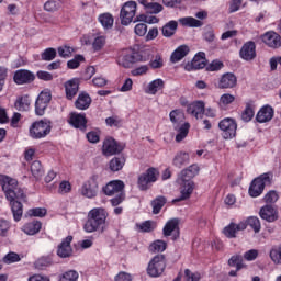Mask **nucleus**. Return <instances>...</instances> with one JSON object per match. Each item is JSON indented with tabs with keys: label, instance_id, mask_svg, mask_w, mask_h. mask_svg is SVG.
<instances>
[{
	"label": "nucleus",
	"instance_id": "obj_1",
	"mask_svg": "<svg viewBox=\"0 0 281 281\" xmlns=\"http://www.w3.org/2000/svg\"><path fill=\"white\" fill-rule=\"evenodd\" d=\"M106 218H109V212L104 207L91 209L87 214V220L83 223V232L86 234H104L106 229Z\"/></svg>",
	"mask_w": 281,
	"mask_h": 281
},
{
	"label": "nucleus",
	"instance_id": "obj_2",
	"mask_svg": "<svg viewBox=\"0 0 281 281\" xmlns=\"http://www.w3.org/2000/svg\"><path fill=\"white\" fill-rule=\"evenodd\" d=\"M0 186L7 201L24 200L26 198L23 189L19 188V181L10 176L0 175Z\"/></svg>",
	"mask_w": 281,
	"mask_h": 281
},
{
	"label": "nucleus",
	"instance_id": "obj_3",
	"mask_svg": "<svg viewBox=\"0 0 281 281\" xmlns=\"http://www.w3.org/2000/svg\"><path fill=\"white\" fill-rule=\"evenodd\" d=\"M103 192L106 196H114L111 203L114 207L124 201V182L121 180L110 181L104 188Z\"/></svg>",
	"mask_w": 281,
	"mask_h": 281
},
{
	"label": "nucleus",
	"instance_id": "obj_4",
	"mask_svg": "<svg viewBox=\"0 0 281 281\" xmlns=\"http://www.w3.org/2000/svg\"><path fill=\"white\" fill-rule=\"evenodd\" d=\"M271 181H273V173L272 172H266L260 175L259 177L255 178L249 187V195L252 199H257V196H260L262 192H265L266 186H271Z\"/></svg>",
	"mask_w": 281,
	"mask_h": 281
},
{
	"label": "nucleus",
	"instance_id": "obj_5",
	"mask_svg": "<svg viewBox=\"0 0 281 281\" xmlns=\"http://www.w3.org/2000/svg\"><path fill=\"white\" fill-rule=\"evenodd\" d=\"M49 133H52V122L47 120L34 122L30 127V135L33 139H43Z\"/></svg>",
	"mask_w": 281,
	"mask_h": 281
},
{
	"label": "nucleus",
	"instance_id": "obj_6",
	"mask_svg": "<svg viewBox=\"0 0 281 281\" xmlns=\"http://www.w3.org/2000/svg\"><path fill=\"white\" fill-rule=\"evenodd\" d=\"M137 14V2L130 0L125 2L120 11V21L121 25H131L133 23V19Z\"/></svg>",
	"mask_w": 281,
	"mask_h": 281
},
{
	"label": "nucleus",
	"instance_id": "obj_7",
	"mask_svg": "<svg viewBox=\"0 0 281 281\" xmlns=\"http://www.w3.org/2000/svg\"><path fill=\"white\" fill-rule=\"evenodd\" d=\"M166 271V257L156 255L148 263L147 273L150 278H159Z\"/></svg>",
	"mask_w": 281,
	"mask_h": 281
},
{
	"label": "nucleus",
	"instance_id": "obj_8",
	"mask_svg": "<svg viewBox=\"0 0 281 281\" xmlns=\"http://www.w3.org/2000/svg\"><path fill=\"white\" fill-rule=\"evenodd\" d=\"M82 45H92L93 52H102L106 45V36L100 33H90L81 38Z\"/></svg>",
	"mask_w": 281,
	"mask_h": 281
},
{
	"label": "nucleus",
	"instance_id": "obj_9",
	"mask_svg": "<svg viewBox=\"0 0 281 281\" xmlns=\"http://www.w3.org/2000/svg\"><path fill=\"white\" fill-rule=\"evenodd\" d=\"M99 190L100 187L98 186V180L95 179V176H93L82 183L79 189V193L86 199H95V196H98Z\"/></svg>",
	"mask_w": 281,
	"mask_h": 281
},
{
	"label": "nucleus",
	"instance_id": "obj_10",
	"mask_svg": "<svg viewBox=\"0 0 281 281\" xmlns=\"http://www.w3.org/2000/svg\"><path fill=\"white\" fill-rule=\"evenodd\" d=\"M220 130L222 131V136L224 139H234L236 137V131L238 128V124L234 119H223L218 123Z\"/></svg>",
	"mask_w": 281,
	"mask_h": 281
},
{
	"label": "nucleus",
	"instance_id": "obj_11",
	"mask_svg": "<svg viewBox=\"0 0 281 281\" xmlns=\"http://www.w3.org/2000/svg\"><path fill=\"white\" fill-rule=\"evenodd\" d=\"M159 179V170L156 168H149L138 177L139 190H148L151 183H155Z\"/></svg>",
	"mask_w": 281,
	"mask_h": 281
},
{
	"label": "nucleus",
	"instance_id": "obj_12",
	"mask_svg": "<svg viewBox=\"0 0 281 281\" xmlns=\"http://www.w3.org/2000/svg\"><path fill=\"white\" fill-rule=\"evenodd\" d=\"M49 102H52V91L48 89L43 90L35 101L36 115H45V111L47 110V106H49Z\"/></svg>",
	"mask_w": 281,
	"mask_h": 281
},
{
	"label": "nucleus",
	"instance_id": "obj_13",
	"mask_svg": "<svg viewBox=\"0 0 281 281\" xmlns=\"http://www.w3.org/2000/svg\"><path fill=\"white\" fill-rule=\"evenodd\" d=\"M178 183L180 186V196L175 199L173 203H179V201H188V199H190L194 192V181L178 178Z\"/></svg>",
	"mask_w": 281,
	"mask_h": 281
},
{
	"label": "nucleus",
	"instance_id": "obj_14",
	"mask_svg": "<svg viewBox=\"0 0 281 281\" xmlns=\"http://www.w3.org/2000/svg\"><path fill=\"white\" fill-rule=\"evenodd\" d=\"M122 150H124V147L117 144V142L113 137H106L103 140L102 154L105 157H112V155H120Z\"/></svg>",
	"mask_w": 281,
	"mask_h": 281
},
{
	"label": "nucleus",
	"instance_id": "obj_15",
	"mask_svg": "<svg viewBox=\"0 0 281 281\" xmlns=\"http://www.w3.org/2000/svg\"><path fill=\"white\" fill-rule=\"evenodd\" d=\"M72 240L74 237L69 235L57 246V256L59 258H71L74 256V248H71Z\"/></svg>",
	"mask_w": 281,
	"mask_h": 281
},
{
	"label": "nucleus",
	"instance_id": "obj_16",
	"mask_svg": "<svg viewBox=\"0 0 281 281\" xmlns=\"http://www.w3.org/2000/svg\"><path fill=\"white\" fill-rule=\"evenodd\" d=\"M36 79L34 72L27 69H20L14 72L13 80L15 85H31Z\"/></svg>",
	"mask_w": 281,
	"mask_h": 281
},
{
	"label": "nucleus",
	"instance_id": "obj_17",
	"mask_svg": "<svg viewBox=\"0 0 281 281\" xmlns=\"http://www.w3.org/2000/svg\"><path fill=\"white\" fill-rule=\"evenodd\" d=\"M261 41L262 43H265V45H267L271 49H278L281 47V36L280 34L273 31L266 32L261 36Z\"/></svg>",
	"mask_w": 281,
	"mask_h": 281
},
{
	"label": "nucleus",
	"instance_id": "obj_18",
	"mask_svg": "<svg viewBox=\"0 0 281 281\" xmlns=\"http://www.w3.org/2000/svg\"><path fill=\"white\" fill-rule=\"evenodd\" d=\"M259 216L267 223H276L278 221V207L270 204L265 205L260 209Z\"/></svg>",
	"mask_w": 281,
	"mask_h": 281
},
{
	"label": "nucleus",
	"instance_id": "obj_19",
	"mask_svg": "<svg viewBox=\"0 0 281 281\" xmlns=\"http://www.w3.org/2000/svg\"><path fill=\"white\" fill-rule=\"evenodd\" d=\"M237 83L238 78H236V75L232 72H226L220 78L217 87L218 89H234Z\"/></svg>",
	"mask_w": 281,
	"mask_h": 281
},
{
	"label": "nucleus",
	"instance_id": "obj_20",
	"mask_svg": "<svg viewBox=\"0 0 281 281\" xmlns=\"http://www.w3.org/2000/svg\"><path fill=\"white\" fill-rule=\"evenodd\" d=\"M274 111L271 105H263L257 113L256 120L259 124H267L273 120Z\"/></svg>",
	"mask_w": 281,
	"mask_h": 281
},
{
	"label": "nucleus",
	"instance_id": "obj_21",
	"mask_svg": "<svg viewBox=\"0 0 281 281\" xmlns=\"http://www.w3.org/2000/svg\"><path fill=\"white\" fill-rule=\"evenodd\" d=\"M239 56L243 60H254L256 58V43L251 41L245 43L239 50Z\"/></svg>",
	"mask_w": 281,
	"mask_h": 281
},
{
	"label": "nucleus",
	"instance_id": "obj_22",
	"mask_svg": "<svg viewBox=\"0 0 281 281\" xmlns=\"http://www.w3.org/2000/svg\"><path fill=\"white\" fill-rule=\"evenodd\" d=\"M69 124L74 126V128H80V131H86L87 128V116L85 113H70Z\"/></svg>",
	"mask_w": 281,
	"mask_h": 281
},
{
	"label": "nucleus",
	"instance_id": "obj_23",
	"mask_svg": "<svg viewBox=\"0 0 281 281\" xmlns=\"http://www.w3.org/2000/svg\"><path fill=\"white\" fill-rule=\"evenodd\" d=\"M244 229H247V222L231 223L224 228V234L227 238H236V234L244 232Z\"/></svg>",
	"mask_w": 281,
	"mask_h": 281
},
{
	"label": "nucleus",
	"instance_id": "obj_24",
	"mask_svg": "<svg viewBox=\"0 0 281 281\" xmlns=\"http://www.w3.org/2000/svg\"><path fill=\"white\" fill-rule=\"evenodd\" d=\"M164 87H166V82L164 81V79H155L147 85L145 93H147L148 95H157L159 91H164Z\"/></svg>",
	"mask_w": 281,
	"mask_h": 281
},
{
	"label": "nucleus",
	"instance_id": "obj_25",
	"mask_svg": "<svg viewBox=\"0 0 281 281\" xmlns=\"http://www.w3.org/2000/svg\"><path fill=\"white\" fill-rule=\"evenodd\" d=\"M164 236H173L177 238L179 236V218H171L169 220L164 228H162Z\"/></svg>",
	"mask_w": 281,
	"mask_h": 281
},
{
	"label": "nucleus",
	"instance_id": "obj_26",
	"mask_svg": "<svg viewBox=\"0 0 281 281\" xmlns=\"http://www.w3.org/2000/svg\"><path fill=\"white\" fill-rule=\"evenodd\" d=\"M187 111L196 120H199L200 117H203V111H205V102L194 101L188 105Z\"/></svg>",
	"mask_w": 281,
	"mask_h": 281
},
{
	"label": "nucleus",
	"instance_id": "obj_27",
	"mask_svg": "<svg viewBox=\"0 0 281 281\" xmlns=\"http://www.w3.org/2000/svg\"><path fill=\"white\" fill-rule=\"evenodd\" d=\"M20 201H21V199H15V200L9 201V203L11 205L13 218L16 223H19V221H21V218H23V204ZM22 201H25V198Z\"/></svg>",
	"mask_w": 281,
	"mask_h": 281
},
{
	"label": "nucleus",
	"instance_id": "obj_28",
	"mask_svg": "<svg viewBox=\"0 0 281 281\" xmlns=\"http://www.w3.org/2000/svg\"><path fill=\"white\" fill-rule=\"evenodd\" d=\"M201 168L199 167V165L193 164L191 166H189L188 168L183 169L180 175H179V179H184L187 181H192V179H194V177H196V175H199Z\"/></svg>",
	"mask_w": 281,
	"mask_h": 281
},
{
	"label": "nucleus",
	"instance_id": "obj_29",
	"mask_svg": "<svg viewBox=\"0 0 281 281\" xmlns=\"http://www.w3.org/2000/svg\"><path fill=\"white\" fill-rule=\"evenodd\" d=\"M76 109L79 111H87L89 106H91V97L87 92L79 93L76 102H75Z\"/></svg>",
	"mask_w": 281,
	"mask_h": 281
},
{
	"label": "nucleus",
	"instance_id": "obj_30",
	"mask_svg": "<svg viewBox=\"0 0 281 281\" xmlns=\"http://www.w3.org/2000/svg\"><path fill=\"white\" fill-rule=\"evenodd\" d=\"M190 54V47L187 45H181L178 48L175 49V52L170 56L171 63H179L183 60L184 57Z\"/></svg>",
	"mask_w": 281,
	"mask_h": 281
},
{
	"label": "nucleus",
	"instance_id": "obj_31",
	"mask_svg": "<svg viewBox=\"0 0 281 281\" xmlns=\"http://www.w3.org/2000/svg\"><path fill=\"white\" fill-rule=\"evenodd\" d=\"M43 227V224L38 221L29 222L23 225L22 232L26 234L27 236H35V234H38L41 232V228Z\"/></svg>",
	"mask_w": 281,
	"mask_h": 281
},
{
	"label": "nucleus",
	"instance_id": "obj_32",
	"mask_svg": "<svg viewBox=\"0 0 281 281\" xmlns=\"http://www.w3.org/2000/svg\"><path fill=\"white\" fill-rule=\"evenodd\" d=\"M98 21L102 25L103 30H113L115 18H113V14L105 12V13H101L98 16Z\"/></svg>",
	"mask_w": 281,
	"mask_h": 281
},
{
	"label": "nucleus",
	"instance_id": "obj_33",
	"mask_svg": "<svg viewBox=\"0 0 281 281\" xmlns=\"http://www.w3.org/2000/svg\"><path fill=\"white\" fill-rule=\"evenodd\" d=\"M188 164H190V154L186 151L177 153L172 159V166H176V168L188 166Z\"/></svg>",
	"mask_w": 281,
	"mask_h": 281
},
{
	"label": "nucleus",
	"instance_id": "obj_34",
	"mask_svg": "<svg viewBox=\"0 0 281 281\" xmlns=\"http://www.w3.org/2000/svg\"><path fill=\"white\" fill-rule=\"evenodd\" d=\"M78 79H71L65 83L66 98L68 100H74L76 93H78Z\"/></svg>",
	"mask_w": 281,
	"mask_h": 281
},
{
	"label": "nucleus",
	"instance_id": "obj_35",
	"mask_svg": "<svg viewBox=\"0 0 281 281\" xmlns=\"http://www.w3.org/2000/svg\"><path fill=\"white\" fill-rule=\"evenodd\" d=\"M177 27H179V22L171 20L168 23H166L162 29V36H165V38H170L172 36H175L176 32H177Z\"/></svg>",
	"mask_w": 281,
	"mask_h": 281
},
{
	"label": "nucleus",
	"instance_id": "obj_36",
	"mask_svg": "<svg viewBox=\"0 0 281 281\" xmlns=\"http://www.w3.org/2000/svg\"><path fill=\"white\" fill-rule=\"evenodd\" d=\"M173 128L178 133L176 135V142H183V139H186V137H188V134L190 133V123H182L181 125H178Z\"/></svg>",
	"mask_w": 281,
	"mask_h": 281
},
{
	"label": "nucleus",
	"instance_id": "obj_37",
	"mask_svg": "<svg viewBox=\"0 0 281 281\" xmlns=\"http://www.w3.org/2000/svg\"><path fill=\"white\" fill-rule=\"evenodd\" d=\"M170 122L173 124V127L181 126L186 120V114L181 110H172L169 113Z\"/></svg>",
	"mask_w": 281,
	"mask_h": 281
},
{
	"label": "nucleus",
	"instance_id": "obj_38",
	"mask_svg": "<svg viewBox=\"0 0 281 281\" xmlns=\"http://www.w3.org/2000/svg\"><path fill=\"white\" fill-rule=\"evenodd\" d=\"M234 102H236V97L234 94L224 93L220 97L217 106L225 110L229 104H234Z\"/></svg>",
	"mask_w": 281,
	"mask_h": 281
},
{
	"label": "nucleus",
	"instance_id": "obj_39",
	"mask_svg": "<svg viewBox=\"0 0 281 281\" xmlns=\"http://www.w3.org/2000/svg\"><path fill=\"white\" fill-rule=\"evenodd\" d=\"M178 21L183 27H201L203 25L201 20H196L192 16L180 18Z\"/></svg>",
	"mask_w": 281,
	"mask_h": 281
},
{
	"label": "nucleus",
	"instance_id": "obj_40",
	"mask_svg": "<svg viewBox=\"0 0 281 281\" xmlns=\"http://www.w3.org/2000/svg\"><path fill=\"white\" fill-rule=\"evenodd\" d=\"M205 63H206L205 53L200 52L193 57L191 61V66L193 69H204Z\"/></svg>",
	"mask_w": 281,
	"mask_h": 281
},
{
	"label": "nucleus",
	"instance_id": "obj_41",
	"mask_svg": "<svg viewBox=\"0 0 281 281\" xmlns=\"http://www.w3.org/2000/svg\"><path fill=\"white\" fill-rule=\"evenodd\" d=\"M30 104H31L30 97L23 95L16 99L14 106L16 111H30Z\"/></svg>",
	"mask_w": 281,
	"mask_h": 281
},
{
	"label": "nucleus",
	"instance_id": "obj_42",
	"mask_svg": "<svg viewBox=\"0 0 281 281\" xmlns=\"http://www.w3.org/2000/svg\"><path fill=\"white\" fill-rule=\"evenodd\" d=\"M117 64L121 67H124L125 69H128V68L133 67L134 63H133V57H132L131 53H123L117 58Z\"/></svg>",
	"mask_w": 281,
	"mask_h": 281
},
{
	"label": "nucleus",
	"instance_id": "obj_43",
	"mask_svg": "<svg viewBox=\"0 0 281 281\" xmlns=\"http://www.w3.org/2000/svg\"><path fill=\"white\" fill-rule=\"evenodd\" d=\"M124 164H126L124 157H114L110 161V170H112V172H119V170L124 168Z\"/></svg>",
	"mask_w": 281,
	"mask_h": 281
},
{
	"label": "nucleus",
	"instance_id": "obj_44",
	"mask_svg": "<svg viewBox=\"0 0 281 281\" xmlns=\"http://www.w3.org/2000/svg\"><path fill=\"white\" fill-rule=\"evenodd\" d=\"M229 267H236L237 271H240V269H245L247 267L244 262V258L240 255H234L228 260Z\"/></svg>",
	"mask_w": 281,
	"mask_h": 281
},
{
	"label": "nucleus",
	"instance_id": "obj_45",
	"mask_svg": "<svg viewBox=\"0 0 281 281\" xmlns=\"http://www.w3.org/2000/svg\"><path fill=\"white\" fill-rule=\"evenodd\" d=\"M167 247L168 244H166V241L158 239L149 245V251L151 254H159L161 251H166Z\"/></svg>",
	"mask_w": 281,
	"mask_h": 281
},
{
	"label": "nucleus",
	"instance_id": "obj_46",
	"mask_svg": "<svg viewBox=\"0 0 281 281\" xmlns=\"http://www.w3.org/2000/svg\"><path fill=\"white\" fill-rule=\"evenodd\" d=\"M31 172L35 179H41L44 175L43 166L41 165V161L35 160L31 165Z\"/></svg>",
	"mask_w": 281,
	"mask_h": 281
},
{
	"label": "nucleus",
	"instance_id": "obj_47",
	"mask_svg": "<svg viewBox=\"0 0 281 281\" xmlns=\"http://www.w3.org/2000/svg\"><path fill=\"white\" fill-rule=\"evenodd\" d=\"M241 223H246V227L247 225L251 227L255 234H258V232H260V228H261L260 220L256 216H250L248 217L247 221H243Z\"/></svg>",
	"mask_w": 281,
	"mask_h": 281
},
{
	"label": "nucleus",
	"instance_id": "obj_48",
	"mask_svg": "<svg viewBox=\"0 0 281 281\" xmlns=\"http://www.w3.org/2000/svg\"><path fill=\"white\" fill-rule=\"evenodd\" d=\"M166 205V198L165 196H158L151 202L153 213L159 214L161 212V207Z\"/></svg>",
	"mask_w": 281,
	"mask_h": 281
},
{
	"label": "nucleus",
	"instance_id": "obj_49",
	"mask_svg": "<svg viewBox=\"0 0 281 281\" xmlns=\"http://www.w3.org/2000/svg\"><path fill=\"white\" fill-rule=\"evenodd\" d=\"M44 10L46 12H57L60 10V0H48L44 3Z\"/></svg>",
	"mask_w": 281,
	"mask_h": 281
},
{
	"label": "nucleus",
	"instance_id": "obj_50",
	"mask_svg": "<svg viewBox=\"0 0 281 281\" xmlns=\"http://www.w3.org/2000/svg\"><path fill=\"white\" fill-rule=\"evenodd\" d=\"M136 227L137 229H139V232L149 233V232H154L157 225L153 221H145L140 224H137Z\"/></svg>",
	"mask_w": 281,
	"mask_h": 281
},
{
	"label": "nucleus",
	"instance_id": "obj_51",
	"mask_svg": "<svg viewBox=\"0 0 281 281\" xmlns=\"http://www.w3.org/2000/svg\"><path fill=\"white\" fill-rule=\"evenodd\" d=\"M27 216L43 218L44 216H47V209H45V207L31 209L27 211Z\"/></svg>",
	"mask_w": 281,
	"mask_h": 281
},
{
	"label": "nucleus",
	"instance_id": "obj_52",
	"mask_svg": "<svg viewBox=\"0 0 281 281\" xmlns=\"http://www.w3.org/2000/svg\"><path fill=\"white\" fill-rule=\"evenodd\" d=\"M254 115H256L254 108H251V105H247L241 113V120L243 122H251V120H254Z\"/></svg>",
	"mask_w": 281,
	"mask_h": 281
},
{
	"label": "nucleus",
	"instance_id": "obj_53",
	"mask_svg": "<svg viewBox=\"0 0 281 281\" xmlns=\"http://www.w3.org/2000/svg\"><path fill=\"white\" fill-rule=\"evenodd\" d=\"M270 258L274 265H281V246L270 250Z\"/></svg>",
	"mask_w": 281,
	"mask_h": 281
},
{
	"label": "nucleus",
	"instance_id": "obj_54",
	"mask_svg": "<svg viewBox=\"0 0 281 281\" xmlns=\"http://www.w3.org/2000/svg\"><path fill=\"white\" fill-rule=\"evenodd\" d=\"M20 260L21 257L19 256V254L9 252L3 257L2 262H4V265H12V262H19Z\"/></svg>",
	"mask_w": 281,
	"mask_h": 281
},
{
	"label": "nucleus",
	"instance_id": "obj_55",
	"mask_svg": "<svg viewBox=\"0 0 281 281\" xmlns=\"http://www.w3.org/2000/svg\"><path fill=\"white\" fill-rule=\"evenodd\" d=\"M83 60L85 57L82 55H77L74 59L67 63V67L68 69H78L80 67V63H82Z\"/></svg>",
	"mask_w": 281,
	"mask_h": 281
},
{
	"label": "nucleus",
	"instance_id": "obj_56",
	"mask_svg": "<svg viewBox=\"0 0 281 281\" xmlns=\"http://www.w3.org/2000/svg\"><path fill=\"white\" fill-rule=\"evenodd\" d=\"M58 55L60 58H69L74 52V47L64 45L57 48Z\"/></svg>",
	"mask_w": 281,
	"mask_h": 281
},
{
	"label": "nucleus",
	"instance_id": "obj_57",
	"mask_svg": "<svg viewBox=\"0 0 281 281\" xmlns=\"http://www.w3.org/2000/svg\"><path fill=\"white\" fill-rule=\"evenodd\" d=\"M132 56V61L135 63H146L148 60V55H143L142 50L130 53Z\"/></svg>",
	"mask_w": 281,
	"mask_h": 281
},
{
	"label": "nucleus",
	"instance_id": "obj_58",
	"mask_svg": "<svg viewBox=\"0 0 281 281\" xmlns=\"http://www.w3.org/2000/svg\"><path fill=\"white\" fill-rule=\"evenodd\" d=\"M147 12L149 14H159V12H164V5H161L157 2H149V5L147 8Z\"/></svg>",
	"mask_w": 281,
	"mask_h": 281
},
{
	"label": "nucleus",
	"instance_id": "obj_59",
	"mask_svg": "<svg viewBox=\"0 0 281 281\" xmlns=\"http://www.w3.org/2000/svg\"><path fill=\"white\" fill-rule=\"evenodd\" d=\"M71 192V182L64 180L59 183L58 194H69Z\"/></svg>",
	"mask_w": 281,
	"mask_h": 281
},
{
	"label": "nucleus",
	"instance_id": "obj_60",
	"mask_svg": "<svg viewBox=\"0 0 281 281\" xmlns=\"http://www.w3.org/2000/svg\"><path fill=\"white\" fill-rule=\"evenodd\" d=\"M149 67H151V69H161V67H164V58L161 55H156L154 59L150 60Z\"/></svg>",
	"mask_w": 281,
	"mask_h": 281
},
{
	"label": "nucleus",
	"instance_id": "obj_61",
	"mask_svg": "<svg viewBox=\"0 0 281 281\" xmlns=\"http://www.w3.org/2000/svg\"><path fill=\"white\" fill-rule=\"evenodd\" d=\"M184 279H186V281H200L201 273L192 272L190 269H186L184 270Z\"/></svg>",
	"mask_w": 281,
	"mask_h": 281
},
{
	"label": "nucleus",
	"instance_id": "obj_62",
	"mask_svg": "<svg viewBox=\"0 0 281 281\" xmlns=\"http://www.w3.org/2000/svg\"><path fill=\"white\" fill-rule=\"evenodd\" d=\"M87 139L90 142V144H98L100 142V131L94 130L87 133Z\"/></svg>",
	"mask_w": 281,
	"mask_h": 281
},
{
	"label": "nucleus",
	"instance_id": "obj_63",
	"mask_svg": "<svg viewBox=\"0 0 281 281\" xmlns=\"http://www.w3.org/2000/svg\"><path fill=\"white\" fill-rule=\"evenodd\" d=\"M54 58H56V50L54 48H46L42 53V60L50 61L54 60Z\"/></svg>",
	"mask_w": 281,
	"mask_h": 281
},
{
	"label": "nucleus",
	"instance_id": "obj_64",
	"mask_svg": "<svg viewBox=\"0 0 281 281\" xmlns=\"http://www.w3.org/2000/svg\"><path fill=\"white\" fill-rule=\"evenodd\" d=\"M60 281H78V273L74 270H69L60 277Z\"/></svg>",
	"mask_w": 281,
	"mask_h": 281
}]
</instances>
